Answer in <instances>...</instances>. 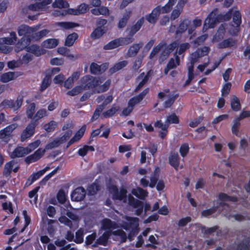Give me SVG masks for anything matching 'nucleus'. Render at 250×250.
Masks as SVG:
<instances>
[{"label": "nucleus", "instance_id": "48", "mask_svg": "<svg viewBox=\"0 0 250 250\" xmlns=\"http://www.w3.org/2000/svg\"><path fill=\"white\" fill-rule=\"evenodd\" d=\"M40 144L41 142L39 140H37L34 142L30 143L27 146L25 147L27 154H29L37 148Z\"/></svg>", "mask_w": 250, "mask_h": 250}, {"label": "nucleus", "instance_id": "63", "mask_svg": "<svg viewBox=\"0 0 250 250\" xmlns=\"http://www.w3.org/2000/svg\"><path fill=\"white\" fill-rule=\"evenodd\" d=\"M210 50V48L208 46H203L200 48H198L196 51L197 52L200 56L203 57L208 54Z\"/></svg>", "mask_w": 250, "mask_h": 250}, {"label": "nucleus", "instance_id": "31", "mask_svg": "<svg viewBox=\"0 0 250 250\" xmlns=\"http://www.w3.org/2000/svg\"><path fill=\"white\" fill-rule=\"evenodd\" d=\"M47 115V111L45 109H40L34 115V118L32 119V121L31 122L32 123H35L36 124L38 125V121Z\"/></svg>", "mask_w": 250, "mask_h": 250}, {"label": "nucleus", "instance_id": "26", "mask_svg": "<svg viewBox=\"0 0 250 250\" xmlns=\"http://www.w3.org/2000/svg\"><path fill=\"white\" fill-rule=\"evenodd\" d=\"M236 44L237 41L236 40H234L232 38H229L227 39L224 40L222 42H220L218 44V47L219 48L231 47L235 46Z\"/></svg>", "mask_w": 250, "mask_h": 250}, {"label": "nucleus", "instance_id": "30", "mask_svg": "<svg viewBox=\"0 0 250 250\" xmlns=\"http://www.w3.org/2000/svg\"><path fill=\"white\" fill-rule=\"evenodd\" d=\"M142 46V43H135L131 46L127 51V55L130 57L135 56Z\"/></svg>", "mask_w": 250, "mask_h": 250}, {"label": "nucleus", "instance_id": "60", "mask_svg": "<svg viewBox=\"0 0 250 250\" xmlns=\"http://www.w3.org/2000/svg\"><path fill=\"white\" fill-rule=\"evenodd\" d=\"M167 122L170 124H177L179 123V118L175 113H173L167 116Z\"/></svg>", "mask_w": 250, "mask_h": 250}, {"label": "nucleus", "instance_id": "24", "mask_svg": "<svg viewBox=\"0 0 250 250\" xmlns=\"http://www.w3.org/2000/svg\"><path fill=\"white\" fill-rule=\"evenodd\" d=\"M102 227L104 229H114L118 228V224L114 221L108 218H105L102 222Z\"/></svg>", "mask_w": 250, "mask_h": 250}, {"label": "nucleus", "instance_id": "22", "mask_svg": "<svg viewBox=\"0 0 250 250\" xmlns=\"http://www.w3.org/2000/svg\"><path fill=\"white\" fill-rule=\"evenodd\" d=\"M185 2L182 0H180L178 1L176 6V8L172 11L171 14V20H174L179 17L182 11L183 7L185 4Z\"/></svg>", "mask_w": 250, "mask_h": 250}, {"label": "nucleus", "instance_id": "46", "mask_svg": "<svg viewBox=\"0 0 250 250\" xmlns=\"http://www.w3.org/2000/svg\"><path fill=\"white\" fill-rule=\"evenodd\" d=\"M177 0H169L168 2L164 6L161 7V9L163 10V13H169L172 9L173 6L175 4Z\"/></svg>", "mask_w": 250, "mask_h": 250}, {"label": "nucleus", "instance_id": "47", "mask_svg": "<svg viewBox=\"0 0 250 250\" xmlns=\"http://www.w3.org/2000/svg\"><path fill=\"white\" fill-rule=\"evenodd\" d=\"M166 45V42H160L157 46H155L149 55V58L150 59H152Z\"/></svg>", "mask_w": 250, "mask_h": 250}, {"label": "nucleus", "instance_id": "58", "mask_svg": "<svg viewBox=\"0 0 250 250\" xmlns=\"http://www.w3.org/2000/svg\"><path fill=\"white\" fill-rule=\"evenodd\" d=\"M57 199L59 203L64 204L66 200V195L63 190H59L57 194Z\"/></svg>", "mask_w": 250, "mask_h": 250}, {"label": "nucleus", "instance_id": "57", "mask_svg": "<svg viewBox=\"0 0 250 250\" xmlns=\"http://www.w3.org/2000/svg\"><path fill=\"white\" fill-rule=\"evenodd\" d=\"M128 204L133 208H137L142 204V201L135 199L133 196L129 195L128 199Z\"/></svg>", "mask_w": 250, "mask_h": 250}, {"label": "nucleus", "instance_id": "5", "mask_svg": "<svg viewBox=\"0 0 250 250\" xmlns=\"http://www.w3.org/2000/svg\"><path fill=\"white\" fill-rule=\"evenodd\" d=\"M161 14H165V13H163L161 6L158 5L152 10L150 13L145 16V19L149 23L154 24L157 22Z\"/></svg>", "mask_w": 250, "mask_h": 250}, {"label": "nucleus", "instance_id": "20", "mask_svg": "<svg viewBox=\"0 0 250 250\" xmlns=\"http://www.w3.org/2000/svg\"><path fill=\"white\" fill-rule=\"evenodd\" d=\"M29 38L25 39L21 38L16 44L15 46V50L16 52H19L23 49L26 51V48L28 47L30 43Z\"/></svg>", "mask_w": 250, "mask_h": 250}, {"label": "nucleus", "instance_id": "38", "mask_svg": "<svg viewBox=\"0 0 250 250\" xmlns=\"http://www.w3.org/2000/svg\"><path fill=\"white\" fill-rule=\"evenodd\" d=\"M105 31L100 27H96L91 33L90 38L93 40H96L100 38L104 34Z\"/></svg>", "mask_w": 250, "mask_h": 250}, {"label": "nucleus", "instance_id": "64", "mask_svg": "<svg viewBox=\"0 0 250 250\" xmlns=\"http://www.w3.org/2000/svg\"><path fill=\"white\" fill-rule=\"evenodd\" d=\"M191 221V218L189 216L180 219L178 222V226L180 227L186 226L188 223Z\"/></svg>", "mask_w": 250, "mask_h": 250}, {"label": "nucleus", "instance_id": "10", "mask_svg": "<svg viewBox=\"0 0 250 250\" xmlns=\"http://www.w3.org/2000/svg\"><path fill=\"white\" fill-rule=\"evenodd\" d=\"M22 102L23 98L19 96L16 102L12 100H4L1 102V104L6 107L13 108L14 110H18L21 107Z\"/></svg>", "mask_w": 250, "mask_h": 250}, {"label": "nucleus", "instance_id": "28", "mask_svg": "<svg viewBox=\"0 0 250 250\" xmlns=\"http://www.w3.org/2000/svg\"><path fill=\"white\" fill-rule=\"evenodd\" d=\"M127 64V62L125 60L118 62L116 63L112 67L110 68L108 71V73L110 74H113L125 67Z\"/></svg>", "mask_w": 250, "mask_h": 250}, {"label": "nucleus", "instance_id": "12", "mask_svg": "<svg viewBox=\"0 0 250 250\" xmlns=\"http://www.w3.org/2000/svg\"><path fill=\"white\" fill-rule=\"evenodd\" d=\"M45 149L39 148L36 150L34 153L28 156L25 158V162L27 164L37 162L40 160L44 154Z\"/></svg>", "mask_w": 250, "mask_h": 250}, {"label": "nucleus", "instance_id": "27", "mask_svg": "<svg viewBox=\"0 0 250 250\" xmlns=\"http://www.w3.org/2000/svg\"><path fill=\"white\" fill-rule=\"evenodd\" d=\"M190 21L187 19H185L182 21H181L176 30V35H180L183 33H184L187 30L188 27L190 24Z\"/></svg>", "mask_w": 250, "mask_h": 250}, {"label": "nucleus", "instance_id": "19", "mask_svg": "<svg viewBox=\"0 0 250 250\" xmlns=\"http://www.w3.org/2000/svg\"><path fill=\"white\" fill-rule=\"evenodd\" d=\"M144 17H142L140 18L134 24L130 27L129 31V36L133 37V36L140 30L142 26L144 24Z\"/></svg>", "mask_w": 250, "mask_h": 250}, {"label": "nucleus", "instance_id": "16", "mask_svg": "<svg viewBox=\"0 0 250 250\" xmlns=\"http://www.w3.org/2000/svg\"><path fill=\"white\" fill-rule=\"evenodd\" d=\"M131 16L132 11L131 10H125V12L120 19L118 23L117 26L118 28L122 29L125 27Z\"/></svg>", "mask_w": 250, "mask_h": 250}, {"label": "nucleus", "instance_id": "6", "mask_svg": "<svg viewBox=\"0 0 250 250\" xmlns=\"http://www.w3.org/2000/svg\"><path fill=\"white\" fill-rule=\"evenodd\" d=\"M38 26H29L27 25H21L18 29V35L20 36H22V38L27 39L30 37L31 33L34 31L38 30Z\"/></svg>", "mask_w": 250, "mask_h": 250}, {"label": "nucleus", "instance_id": "53", "mask_svg": "<svg viewBox=\"0 0 250 250\" xmlns=\"http://www.w3.org/2000/svg\"><path fill=\"white\" fill-rule=\"evenodd\" d=\"M218 206H213L212 208L203 210L201 212V215L202 216L207 217L212 214L214 213L218 208Z\"/></svg>", "mask_w": 250, "mask_h": 250}, {"label": "nucleus", "instance_id": "13", "mask_svg": "<svg viewBox=\"0 0 250 250\" xmlns=\"http://www.w3.org/2000/svg\"><path fill=\"white\" fill-rule=\"evenodd\" d=\"M111 235V231H106L100 236L95 242L92 244V247L93 248L98 247L99 245L106 246L108 243V240Z\"/></svg>", "mask_w": 250, "mask_h": 250}, {"label": "nucleus", "instance_id": "39", "mask_svg": "<svg viewBox=\"0 0 250 250\" xmlns=\"http://www.w3.org/2000/svg\"><path fill=\"white\" fill-rule=\"evenodd\" d=\"M218 199L221 201H230L235 202L238 201V198L236 196H229L225 193H220L218 195Z\"/></svg>", "mask_w": 250, "mask_h": 250}, {"label": "nucleus", "instance_id": "37", "mask_svg": "<svg viewBox=\"0 0 250 250\" xmlns=\"http://www.w3.org/2000/svg\"><path fill=\"white\" fill-rule=\"evenodd\" d=\"M78 38V35L75 32L69 34L65 39V45L68 47L72 46Z\"/></svg>", "mask_w": 250, "mask_h": 250}, {"label": "nucleus", "instance_id": "51", "mask_svg": "<svg viewBox=\"0 0 250 250\" xmlns=\"http://www.w3.org/2000/svg\"><path fill=\"white\" fill-rule=\"evenodd\" d=\"M189 150V147L188 143H184L182 144L179 148V152L180 155L183 158L187 155Z\"/></svg>", "mask_w": 250, "mask_h": 250}, {"label": "nucleus", "instance_id": "54", "mask_svg": "<svg viewBox=\"0 0 250 250\" xmlns=\"http://www.w3.org/2000/svg\"><path fill=\"white\" fill-rule=\"evenodd\" d=\"M57 126V123L54 121H51L44 125V129L48 132L53 131Z\"/></svg>", "mask_w": 250, "mask_h": 250}, {"label": "nucleus", "instance_id": "14", "mask_svg": "<svg viewBox=\"0 0 250 250\" xmlns=\"http://www.w3.org/2000/svg\"><path fill=\"white\" fill-rule=\"evenodd\" d=\"M89 9V5L85 3L80 4L77 9L69 8L67 10L68 14L79 15L86 13Z\"/></svg>", "mask_w": 250, "mask_h": 250}, {"label": "nucleus", "instance_id": "8", "mask_svg": "<svg viewBox=\"0 0 250 250\" xmlns=\"http://www.w3.org/2000/svg\"><path fill=\"white\" fill-rule=\"evenodd\" d=\"M37 125V124L31 122L22 131L21 135V141L24 142L27 139L32 136L35 133V128Z\"/></svg>", "mask_w": 250, "mask_h": 250}, {"label": "nucleus", "instance_id": "59", "mask_svg": "<svg viewBox=\"0 0 250 250\" xmlns=\"http://www.w3.org/2000/svg\"><path fill=\"white\" fill-rule=\"evenodd\" d=\"M83 88L81 86H76L71 90L67 91V94L71 96L77 95L82 92Z\"/></svg>", "mask_w": 250, "mask_h": 250}, {"label": "nucleus", "instance_id": "9", "mask_svg": "<svg viewBox=\"0 0 250 250\" xmlns=\"http://www.w3.org/2000/svg\"><path fill=\"white\" fill-rule=\"evenodd\" d=\"M149 91V88L147 87L138 95L131 98L128 102V106L133 109L135 105L143 100L147 94H148Z\"/></svg>", "mask_w": 250, "mask_h": 250}, {"label": "nucleus", "instance_id": "45", "mask_svg": "<svg viewBox=\"0 0 250 250\" xmlns=\"http://www.w3.org/2000/svg\"><path fill=\"white\" fill-rule=\"evenodd\" d=\"M69 6L68 2L64 0H55L52 3L53 8H68Z\"/></svg>", "mask_w": 250, "mask_h": 250}, {"label": "nucleus", "instance_id": "25", "mask_svg": "<svg viewBox=\"0 0 250 250\" xmlns=\"http://www.w3.org/2000/svg\"><path fill=\"white\" fill-rule=\"evenodd\" d=\"M17 73L15 72H8L3 73L0 76V81L2 83H7L10 81L14 80L18 77Z\"/></svg>", "mask_w": 250, "mask_h": 250}, {"label": "nucleus", "instance_id": "40", "mask_svg": "<svg viewBox=\"0 0 250 250\" xmlns=\"http://www.w3.org/2000/svg\"><path fill=\"white\" fill-rule=\"evenodd\" d=\"M36 108V104L34 103H30L26 109V114L28 119L32 120L34 118Z\"/></svg>", "mask_w": 250, "mask_h": 250}, {"label": "nucleus", "instance_id": "7", "mask_svg": "<svg viewBox=\"0 0 250 250\" xmlns=\"http://www.w3.org/2000/svg\"><path fill=\"white\" fill-rule=\"evenodd\" d=\"M109 63L104 62L101 65L92 62L90 65V72L94 75H100L104 73L108 68Z\"/></svg>", "mask_w": 250, "mask_h": 250}, {"label": "nucleus", "instance_id": "49", "mask_svg": "<svg viewBox=\"0 0 250 250\" xmlns=\"http://www.w3.org/2000/svg\"><path fill=\"white\" fill-rule=\"evenodd\" d=\"M180 62V60L179 57L176 55L175 60L173 58H170L167 65L168 66L169 68H175L177 65H179Z\"/></svg>", "mask_w": 250, "mask_h": 250}, {"label": "nucleus", "instance_id": "32", "mask_svg": "<svg viewBox=\"0 0 250 250\" xmlns=\"http://www.w3.org/2000/svg\"><path fill=\"white\" fill-rule=\"evenodd\" d=\"M14 165V161L13 160L10 161L5 164L2 171V174L4 176L7 177L10 176Z\"/></svg>", "mask_w": 250, "mask_h": 250}, {"label": "nucleus", "instance_id": "35", "mask_svg": "<svg viewBox=\"0 0 250 250\" xmlns=\"http://www.w3.org/2000/svg\"><path fill=\"white\" fill-rule=\"evenodd\" d=\"M58 44V40L56 39H48L42 42V46L47 48H55Z\"/></svg>", "mask_w": 250, "mask_h": 250}, {"label": "nucleus", "instance_id": "3", "mask_svg": "<svg viewBox=\"0 0 250 250\" xmlns=\"http://www.w3.org/2000/svg\"><path fill=\"white\" fill-rule=\"evenodd\" d=\"M108 189L110 192L112 193L113 200L122 201L126 198L127 191L125 188H121L120 191H119L117 186L111 185L108 187Z\"/></svg>", "mask_w": 250, "mask_h": 250}, {"label": "nucleus", "instance_id": "55", "mask_svg": "<svg viewBox=\"0 0 250 250\" xmlns=\"http://www.w3.org/2000/svg\"><path fill=\"white\" fill-rule=\"evenodd\" d=\"M86 128V125H83L82 127L76 132L73 136L77 141H79L83 136Z\"/></svg>", "mask_w": 250, "mask_h": 250}, {"label": "nucleus", "instance_id": "43", "mask_svg": "<svg viewBox=\"0 0 250 250\" xmlns=\"http://www.w3.org/2000/svg\"><path fill=\"white\" fill-rule=\"evenodd\" d=\"M120 109L119 106L112 107L108 110L104 111L103 113V116L104 118H108L112 117Z\"/></svg>", "mask_w": 250, "mask_h": 250}, {"label": "nucleus", "instance_id": "17", "mask_svg": "<svg viewBox=\"0 0 250 250\" xmlns=\"http://www.w3.org/2000/svg\"><path fill=\"white\" fill-rule=\"evenodd\" d=\"M180 158L177 152H171L168 157L169 165L176 170H178L180 164Z\"/></svg>", "mask_w": 250, "mask_h": 250}, {"label": "nucleus", "instance_id": "56", "mask_svg": "<svg viewBox=\"0 0 250 250\" xmlns=\"http://www.w3.org/2000/svg\"><path fill=\"white\" fill-rule=\"evenodd\" d=\"M118 40L120 42V46L128 45L134 41L133 37L129 36L128 37L119 38Z\"/></svg>", "mask_w": 250, "mask_h": 250}, {"label": "nucleus", "instance_id": "62", "mask_svg": "<svg viewBox=\"0 0 250 250\" xmlns=\"http://www.w3.org/2000/svg\"><path fill=\"white\" fill-rule=\"evenodd\" d=\"M97 234L96 232H93L91 234L87 235L85 238V244L86 245H92L93 242L96 240Z\"/></svg>", "mask_w": 250, "mask_h": 250}, {"label": "nucleus", "instance_id": "29", "mask_svg": "<svg viewBox=\"0 0 250 250\" xmlns=\"http://www.w3.org/2000/svg\"><path fill=\"white\" fill-rule=\"evenodd\" d=\"M111 80L108 79L103 84H100L97 86L96 89L93 90L95 93H101L107 91L111 85Z\"/></svg>", "mask_w": 250, "mask_h": 250}, {"label": "nucleus", "instance_id": "18", "mask_svg": "<svg viewBox=\"0 0 250 250\" xmlns=\"http://www.w3.org/2000/svg\"><path fill=\"white\" fill-rule=\"evenodd\" d=\"M48 33L49 31L46 29L38 32L34 31L31 33L30 37L29 38L30 41V42L39 41L42 38L45 37Z\"/></svg>", "mask_w": 250, "mask_h": 250}, {"label": "nucleus", "instance_id": "23", "mask_svg": "<svg viewBox=\"0 0 250 250\" xmlns=\"http://www.w3.org/2000/svg\"><path fill=\"white\" fill-rule=\"evenodd\" d=\"M28 154L25 147L22 146H17L16 147L10 155L12 159L23 157Z\"/></svg>", "mask_w": 250, "mask_h": 250}, {"label": "nucleus", "instance_id": "15", "mask_svg": "<svg viewBox=\"0 0 250 250\" xmlns=\"http://www.w3.org/2000/svg\"><path fill=\"white\" fill-rule=\"evenodd\" d=\"M218 8H215L212 10V11L208 14L207 18L205 21L204 27H207V28H213L216 22V21L215 18V12H218Z\"/></svg>", "mask_w": 250, "mask_h": 250}, {"label": "nucleus", "instance_id": "52", "mask_svg": "<svg viewBox=\"0 0 250 250\" xmlns=\"http://www.w3.org/2000/svg\"><path fill=\"white\" fill-rule=\"evenodd\" d=\"M74 241L77 244H81L83 242V231L82 229L76 232V237Z\"/></svg>", "mask_w": 250, "mask_h": 250}, {"label": "nucleus", "instance_id": "42", "mask_svg": "<svg viewBox=\"0 0 250 250\" xmlns=\"http://www.w3.org/2000/svg\"><path fill=\"white\" fill-rule=\"evenodd\" d=\"M119 46H120V44L118 38H117L109 42L108 43L105 44L104 46V50H110Z\"/></svg>", "mask_w": 250, "mask_h": 250}, {"label": "nucleus", "instance_id": "44", "mask_svg": "<svg viewBox=\"0 0 250 250\" xmlns=\"http://www.w3.org/2000/svg\"><path fill=\"white\" fill-rule=\"evenodd\" d=\"M51 78L49 75H46L42 80L41 85L40 88L41 92H43L45 90L51 83Z\"/></svg>", "mask_w": 250, "mask_h": 250}, {"label": "nucleus", "instance_id": "50", "mask_svg": "<svg viewBox=\"0 0 250 250\" xmlns=\"http://www.w3.org/2000/svg\"><path fill=\"white\" fill-rule=\"evenodd\" d=\"M179 97V94L176 93L174 95H172L171 97H170L167 100H166L164 104V106L165 108H169L171 107V106L173 104L175 101L177 99V98Z\"/></svg>", "mask_w": 250, "mask_h": 250}, {"label": "nucleus", "instance_id": "2", "mask_svg": "<svg viewBox=\"0 0 250 250\" xmlns=\"http://www.w3.org/2000/svg\"><path fill=\"white\" fill-rule=\"evenodd\" d=\"M102 83L101 79L99 77H93L90 75L84 76L81 79V85L83 89L93 91L96 89L97 86Z\"/></svg>", "mask_w": 250, "mask_h": 250}, {"label": "nucleus", "instance_id": "21", "mask_svg": "<svg viewBox=\"0 0 250 250\" xmlns=\"http://www.w3.org/2000/svg\"><path fill=\"white\" fill-rule=\"evenodd\" d=\"M26 51L34 54L36 57H39L45 53L44 49L41 48L38 45L35 44L29 45L26 48Z\"/></svg>", "mask_w": 250, "mask_h": 250}, {"label": "nucleus", "instance_id": "4", "mask_svg": "<svg viewBox=\"0 0 250 250\" xmlns=\"http://www.w3.org/2000/svg\"><path fill=\"white\" fill-rule=\"evenodd\" d=\"M232 22L235 25V28L229 30V33L232 36H237L239 32V27L242 23V16L240 11H235L232 15Z\"/></svg>", "mask_w": 250, "mask_h": 250}, {"label": "nucleus", "instance_id": "34", "mask_svg": "<svg viewBox=\"0 0 250 250\" xmlns=\"http://www.w3.org/2000/svg\"><path fill=\"white\" fill-rule=\"evenodd\" d=\"M230 106L234 111H239L241 108V105L239 99L236 96H233L230 101Z\"/></svg>", "mask_w": 250, "mask_h": 250}, {"label": "nucleus", "instance_id": "41", "mask_svg": "<svg viewBox=\"0 0 250 250\" xmlns=\"http://www.w3.org/2000/svg\"><path fill=\"white\" fill-rule=\"evenodd\" d=\"M58 25L65 29H69L79 26V23L70 21L60 22H58Z\"/></svg>", "mask_w": 250, "mask_h": 250}, {"label": "nucleus", "instance_id": "33", "mask_svg": "<svg viewBox=\"0 0 250 250\" xmlns=\"http://www.w3.org/2000/svg\"><path fill=\"white\" fill-rule=\"evenodd\" d=\"M55 244L59 247H61L59 250H75L74 248H71V244H68L66 245V241L64 239H62L61 240L58 239L54 242Z\"/></svg>", "mask_w": 250, "mask_h": 250}, {"label": "nucleus", "instance_id": "11", "mask_svg": "<svg viewBox=\"0 0 250 250\" xmlns=\"http://www.w3.org/2000/svg\"><path fill=\"white\" fill-rule=\"evenodd\" d=\"M86 195V191L82 187L75 188L71 194V199L73 201L79 202L83 200Z\"/></svg>", "mask_w": 250, "mask_h": 250}, {"label": "nucleus", "instance_id": "36", "mask_svg": "<svg viewBox=\"0 0 250 250\" xmlns=\"http://www.w3.org/2000/svg\"><path fill=\"white\" fill-rule=\"evenodd\" d=\"M132 193L136 197L142 200L144 199L148 195V192L140 188L136 189H133Z\"/></svg>", "mask_w": 250, "mask_h": 250}, {"label": "nucleus", "instance_id": "1", "mask_svg": "<svg viewBox=\"0 0 250 250\" xmlns=\"http://www.w3.org/2000/svg\"><path fill=\"white\" fill-rule=\"evenodd\" d=\"M126 221H123L122 228L125 230H129L128 237L134 236L139 231V219L135 217L125 216Z\"/></svg>", "mask_w": 250, "mask_h": 250}, {"label": "nucleus", "instance_id": "61", "mask_svg": "<svg viewBox=\"0 0 250 250\" xmlns=\"http://www.w3.org/2000/svg\"><path fill=\"white\" fill-rule=\"evenodd\" d=\"M231 87V83L230 82L225 83L221 89L222 95L225 96L228 95L230 92Z\"/></svg>", "mask_w": 250, "mask_h": 250}]
</instances>
